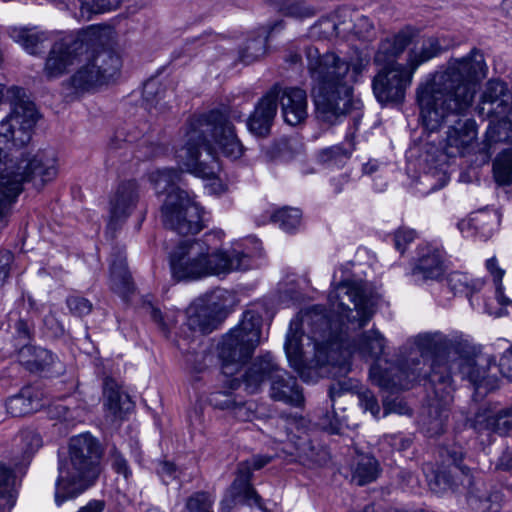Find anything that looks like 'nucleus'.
Returning <instances> with one entry per match:
<instances>
[{
  "label": "nucleus",
  "instance_id": "nucleus-10",
  "mask_svg": "<svg viewBox=\"0 0 512 512\" xmlns=\"http://www.w3.org/2000/svg\"><path fill=\"white\" fill-rule=\"evenodd\" d=\"M111 32L110 27L92 25L76 35H68L56 41L43 67L45 77L52 80L66 74L72 65L82 61L84 51L88 52L90 47L103 44Z\"/></svg>",
  "mask_w": 512,
  "mask_h": 512
},
{
  "label": "nucleus",
  "instance_id": "nucleus-1",
  "mask_svg": "<svg viewBox=\"0 0 512 512\" xmlns=\"http://www.w3.org/2000/svg\"><path fill=\"white\" fill-rule=\"evenodd\" d=\"M373 300L362 282L350 280L338 272L333 275V287L328 295V313L321 305L313 306L304 316L309 326L313 356L308 359L302 351L300 337L291 330L284 345L290 366L304 381L318 377H342L350 371V358L359 353L373 359L369 376L373 384L386 390L408 389L426 376L423 359L410 356L397 365L382 359L386 339L377 329L356 334L372 319Z\"/></svg>",
  "mask_w": 512,
  "mask_h": 512
},
{
  "label": "nucleus",
  "instance_id": "nucleus-23",
  "mask_svg": "<svg viewBox=\"0 0 512 512\" xmlns=\"http://www.w3.org/2000/svg\"><path fill=\"white\" fill-rule=\"evenodd\" d=\"M444 274L445 267L441 253L430 246L422 247L411 272L413 281L419 284L428 281H441Z\"/></svg>",
  "mask_w": 512,
  "mask_h": 512
},
{
  "label": "nucleus",
  "instance_id": "nucleus-20",
  "mask_svg": "<svg viewBox=\"0 0 512 512\" xmlns=\"http://www.w3.org/2000/svg\"><path fill=\"white\" fill-rule=\"evenodd\" d=\"M139 199L138 184L135 181L121 183L110 200V221L108 231L116 230L118 224L132 213Z\"/></svg>",
  "mask_w": 512,
  "mask_h": 512
},
{
  "label": "nucleus",
  "instance_id": "nucleus-59",
  "mask_svg": "<svg viewBox=\"0 0 512 512\" xmlns=\"http://www.w3.org/2000/svg\"><path fill=\"white\" fill-rule=\"evenodd\" d=\"M151 317L164 331L168 330L169 327L176 322L174 316L169 317L168 315H163V313L155 307L151 308Z\"/></svg>",
  "mask_w": 512,
  "mask_h": 512
},
{
  "label": "nucleus",
  "instance_id": "nucleus-56",
  "mask_svg": "<svg viewBox=\"0 0 512 512\" xmlns=\"http://www.w3.org/2000/svg\"><path fill=\"white\" fill-rule=\"evenodd\" d=\"M415 238V232L411 229H399L394 235L395 248L403 253L408 244Z\"/></svg>",
  "mask_w": 512,
  "mask_h": 512
},
{
  "label": "nucleus",
  "instance_id": "nucleus-5",
  "mask_svg": "<svg viewBox=\"0 0 512 512\" xmlns=\"http://www.w3.org/2000/svg\"><path fill=\"white\" fill-rule=\"evenodd\" d=\"M212 142L231 159L243 154L244 148L234 127L224 113L215 110L189 120L183 145L176 151L179 167L200 178L216 177L220 165Z\"/></svg>",
  "mask_w": 512,
  "mask_h": 512
},
{
  "label": "nucleus",
  "instance_id": "nucleus-64",
  "mask_svg": "<svg viewBox=\"0 0 512 512\" xmlns=\"http://www.w3.org/2000/svg\"><path fill=\"white\" fill-rule=\"evenodd\" d=\"M459 231L465 236L470 237L474 235L476 232L474 230V221H473V213L471 214L469 219H463L457 224Z\"/></svg>",
  "mask_w": 512,
  "mask_h": 512
},
{
  "label": "nucleus",
  "instance_id": "nucleus-51",
  "mask_svg": "<svg viewBox=\"0 0 512 512\" xmlns=\"http://www.w3.org/2000/svg\"><path fill=\"white\" fill-rule=\"evenodd\" d=\"M210 404L218 409H233L237 406L230 392L217 391L210 394Z\"/></svg>",
  "mask_w": 512,
  "mask_h": 512
},
{
  "label": "nucleus",
  "instance_id": "nucleus-24",
  "mask_svg": "<svg viewBox=\"0 0 512 512\" xmlns=\"http://www.w3.org/2000/svg\"><path fill=\"white\" fill-rule=\"evenodd\" d=\"M278 102L281 105V112L284 121L296 126L302 123L308 116L307 93L305 90L297 87H280Z\"/></svg>",
  "mask_w": 512,
  "mask_h": 512
},
{
  "label": "nucleus",
  "instance_id": "nucleus-44",
  "mask_svg": "<svg viewBox=\"0 0 512 512\" xmlns=\"http://www.w3.org/2000/svg\"><path fill=\"white\" fill-rule=\"evenodd\" d=\"M495 180L500 185L512 184V148L502 151L493 163Z\"/></svg>",
  "mask_w": 512,
  "mask_h": 512
},
{
  "label": "nucleus",
  "instance_id": "nucleus-38",
  "mask_svg": "<svg viewBox=\"0 0 512 512\" xmlns=\"http://www.w3.org/2000/svg\"><path fill=\"white\" fill-rule=\"evenodd\" d=\"M265 3L276 12L298 20L310 18L316 14L315 8L303 0H265Z\"/></svg>",
  "mask_w": 512,
  "mask_h": 512
},
{
  "label": "nucleus",
  "instance_id": "nucleus-18",
  "mask_svg": "<svg viewBox=\"0 0 512 512\" xmlns=\"http://www.w3.org/2000/svg\"><path fill=\"white\" fill-rule=\"evenodd\" d=\"M512 94L507 85L499 80H489L481 95L478 115L482 118L507 116Z\"/></svg>",
  "mask_w": 512,
  "mask_h": 512
},
{
  "label": "nucleus",
  "instance_id": "nucleus-62",
  "mask_svg": "<svg viewBox=\"0 0 512 512\" xmlns=\"http://www.w3.org/2000/svg\"><path fill=\"white\" fill-rule=\"evenodd\" d=\"M12 258L13 256L9 251L0 252V283L9 276Z\"/></svg>",
  "mask_w": 512,
  "mask_h": 512
},
{
  "label": "nucleus",
  "instance_id": "nucleus-50",
  "mask_svg": "<svg viewBox=\"0 0 512 512\" xmlns=\"http://www.w3.org/2000/svg\"><path fill=\"white\" fill-rule=\"evenodd\" d=\"M167 90L160 88V85L156 80H149L144 84L143 87V99L144 101L154 106L155 108L161 105V101L167 98Z\"/></svg>",
  "mask_w": 512,
  "mask_h": 512
},
{
  "label": "nucleus",
  "instance_id": "nucleus-53",
  "mask_svg": "<svg viewBox=\"0 0 512 512\" xmlns=\"http://www.w3.org/2000/svg\"><path fill=\"white\" fill-rule=\"evenodd\" d=\"M67 305L70 311L78 316H84L91 312L92 304L89 300L79 297L71 296L67 299Z\"/></svg>",
  "mask_w": 512,
  "mask_h": 512
},
{
  "label": "nucleus",
  "instance_id": "nucleus-8",
  "mask_svg": "<svg viewBox=\"0 0 512 512\" xmlns=\"http://www.w3.org/2000/svg\"><path fill=\"white\" fill-rule=\"evenodd\" d=\"M180 173L174 168L153 171L149 180L157 194L167 193L161 213L164 225L181 235L196 234L203 228L201 207L177 186Z\"/></svg>",
  "mask_w": 512,
  "mask_h": 512
},
{
  "label": "nucleus",
  "instance_id": "nucleus-31",
  "mask_svg": "<svg viewBox=\"0 0 512 512\" xmlns=\"http://www.w3.org/2000/svg\"><path fill=\"white\" fill-rule=\"evenodd\" d=\"M104 396L105 406L115 419H123L134 407L130 396L121 389L114 379H105Z\"/></svg>",
  "mask_w": 512,
  "mask_h": 512
},
{
  "label": "nucleus",
  "instance_id": "nucleus-4",
  "mask_svg": "<svg viewBox=\"0 0 512 512\" xmlns=\"http://www.w3.org/2000/svg\"><path fill=\"white\" fill-rule=\"evenodd\" d=\"M305 54L317 118L336 124L351 111L353 85L361 80L370 59L359 51L348 58L332 51L320 53L315 46H308Z\"/></svg>",
  "mask_w": 512,
  "mask_h": 512
},
{
  "label": "nucleus",
  "instance_id": "nucleus-15",
  "mask_svg": "<svg viewBox=\"0 0 512 512\" xmlns=\"http://www.w3.org/2000/svg\"><path fill=\"white\" fill-rule=\"evenodd\" d=\"M271 459V456L255 455L238 464L236 478L229 490L231 499H224L221 502L222 512H228L237 501L262 508L261 497L251 485V478L254 470L261 469Z\"/></svg>",
  "mask_w": 512,
  "mask_h": 512
},
{
  "label": "nucleus",
  "instance_id": "nucleus-36",
  "mask_svg": "<svg viewBox=\"0 0 512 512\" xmlns=\"http://www.w3.org/2000/svg\"><path fill=\"white\" fill-rule=\"evenodd\" d=\"M10 36L28 53L37 54L43 48V43L50 39L51 33L37 28H13Z\"/></svg>",
  "mask_w": 512,
  "mask_h": 512
},
{
  "label": "nucleus",
  "instance_id": "nucleus-48",
  "mask_svg": "<svg viewBox=\"0 0 512 512\" xmlns=\"http://www.w3.org/2000/svg\"><path fill=\"white\" fill-rule=\"evenodd\" d=\"M486 267L494 278L498 302L504 306L512 304V302L503 294L502 278L505 271L498 266L497 259L495 257L488 259L486 261Z\"/></svg>",
  "mask_w": 512,
  "mask_h": 512
},
{
  "label": "nucleus",
  "instance_id": "nucleus-42",
  "mask_svg": "<svg viewBox=\"0 0 512 512\" xmlns=\"http://www.w3.org/2000/svg\"><path fill=\"white\" fill-rule=\"evenodd\" d=\"M271 222L278 225L283 231L294 232L301 224L302 213L297 208L283 207L270 216Z\"/></svg>",
  "mask_w": 512,
  "mask_h": 512
},
{
  "label": "nucleus",
  "instance_id": "nucleus-55",
  "mask_svg": "<svg viewBox=\"0 0 512 512\" xmlns=\"http://www.w3.org/2000/svg\"><path fill=\"white\" fill-rule=\"evenodd\" d=\"M110 457L113 469L117 473L122 474L127 479L131 475V471L129 469L126 459L121 455V453L116 448H113Z\"/></svg>",
  "mask_w": 512,
  "mask_h": 512
},
{
  "label": "nucleus",
  "instance_id": "nucleus-12",
  "mask_svg": "<svg viewBox=\"0 0 512 512\" xmlns=\"http://www.w3.org/2000/svg\"><path fill=\"white\" fill-rule=\"evenodd\" d=\"M111 36L112 33L103 44L90 47L88 52L84 51L82 59L85 62L70 77L71 86L77 91L94 89L108 83L118 74L120 57L114 51L104 48Z\"/></svg>",
  "mask_w": 512,
  "mask_h": 512
},
{
  "label": "nucleus",
  "instance_id": "nucleus-35",
  "mask_svg": "<svg viewBox=\"0 0 512 512\" xmlns=\"http://www.w3.org/2000/svg\"><path fill=\"white\" fill-rule=\"evenodd\" d=\"M12 417H21L37 411L41 407L39 399L30 387L23 388L18 394L9 397L5 403Z\"/></svg>",
  "mask_w": 512,
  "mask_h": 512
},
{
  "label": "nucleus",
  "instance_id": "nucleus-29",
  "mask_svg": "<svg viewBox=\"0 0 512 512\" xmlns=\"http://www.w3.org/2000/svg\"><path fill=\"white\" fill-rule=\"evenodd\" d=\"M350 9L340 8L326 17H322L313 26L314 33L323 38L349 36Z\"/></svg>",
  "mask_w": 512,
  "mask_h": 512
},
{
  "label": "nucleus",
  "instance_id": "nucleus-14",
  "mask_svg": "<svg viewBox=\"0 0 512 512\" xmlns=\"http://www.w3.org/2000/svg\"><path fill=\"white\" fill-rule=\"evenodd\" d=\"M38 115L31 102L19 101L11 112L0 122V144L11 148H22L31 138Z\"/></svg>",
  "mask_w": 512,
  "mask_h": 512
},
{
  "label": "nucleus",
  "instance_id": "nucleus-41",
  "mask_svg": "<svg viewBox=\"0 0 512 512\" xmlns=\"http://www.w3.org/2000/svg\"><path fill=\"white\" fill-rule=\"evenodd\" d=\"M473 221L475 232L486 240L497 230L500 217L494 210H480L473 213Z\"/></svg>",
  "mask_w": 512,
  "mask_h": 512
},
{
  "label": "nucleus",
  "instance_id": "nucleus-33",
  "mask_svg": "<svg viewBox=\"0 0 512 512\" xmlns=\"http://www.w3.org/2000/svg\"><path fill=\"white\" fill-rule=\"evenodd\" d=\"M410 42L411 37L406 32H399L391 38H386L379 44L374 57L375 63L385 67L396 65L395 60L404 52Z\"/></svg>",
  "mask_w": 512,
  "mask_h": 512
},
{
  "label": "nucleus",
  "instance_id": "nucleus-7",
  "mask_svg": "<svg viewBox=\"0 0 512 512\" xmlns=\"http://www.w3.org/2000/svg\"><path fill=\"white\" fill-rule=\"evenodd\" d=\"M101 447L90 434L72 437L69 461L59 466L55 487V503L61 506L91 487L100 473Z\"/></svg>",
  "mask_w": 512,
  "mask_h": 512
},
{
  "label": "nucleus",
  "instance_id": "nucleus-27",
  "mask_svg": "<svg viewBox=\"0 0 512 512\" xmlns=\"http://www.w3.org/2000/svg\"><path fill=\"white\" fill-rule=\"evenodd\" d=\"M14 330L16 337L23 342V347L20 350V356L23 357L26 353H33L35 356L33 359L25 361L29 369L42 370L53 362V355L50 351L27 345L31 339V325L27 321L23 319L17 320L14 325Z\"/></svg>",
  "mask_w": 512,
  "mask_h": 512
},
{
  "label": "nucleus",
  "instance_id": "nucleus-39",
  "mask_svg": "<svg viewBox=\"0 0 512 512\" xmlns=\"http://www.w3.org/2000/svg\"><path fill=\"white\" fill-rule=\"evenodd\" d=\"M16 498L14 473L5 463L0 462V512H10Z\"/></svg>",
  "mask_w": 512,
  "mask_h": 512
},
{
  "label": "nucleus",
  "instance_id": "nucleus-34",
  "mask_svg": "<svg viewBox=\"0 0 512 512\" xmlns=\"http://www.w3.org/2000/svg\"><path fill=\"white\" fill-rule=\"evenodd\" d=\"M441 51L437 38H422L410 49L405 67L414 75L420 65L438 56Z\"/></svg>",
  "mask_w": 512,
  "mask_h": 512
},
{
  "label": "nucleus",
  "instance_id": "nucleus-26",
  "mask_svg": "<svg viewBox=\"0 0 512 512\" xmlns=\"http://www.w3.org/2000/svg\"><path fill=\"white\" fill-rule=\"evenodd\" d=\"M278 363L270 353L255 358L242 375V383L249 393H256L260 390L265 381L271 382Z\"/></svg>",
  "mask_w": 512,
  "mask_h": 512
},
{
  "label": "nucleus",
  "instance_id": "nucleus-30",
  "mask_svg": "<svg viewBox=\"0 0 512 512\" xmlns=\"http://www.w3.org/2000/svg\"><path fill=\"white\" fill-rule=\"evenodd\" d=\"M283 21H276L272 25L260 27L256 35L250 36L245 45L239 51L240 60L245 64H250L266 53V43L269 35L276 28H283Z\"/></svg>",
  "mask_w": 512,
  "mask_h": 512
},
{
  "label": "nucleus",
  "instance_id": "nucleus-58",
  "mask_svg": "<svg viewBox=\"0 0 512 512\" xmlns=\"http://www.w3.org/2000/svg\"><path fill=\"white\" fill-rule=\"evenodd\" d=\"M321 427L331 434H339L341 431V423L334 413H326L320 423Z\"/></svg>",
  "mask_w": 512,
  "mask_h": 512
},
{
  "label": "nucleus",
  "instance_id": "nucleus-46",
  "mask_svg": "<svg viewBox=\"0 0 512 512\" xmlns=\"http://www.w3.org/2000/svg\"><path fill=\"white\" fill-rule=\"evenodd\" d=\"M350 25L349 35L353 34L361 40H370L374 36V26L370 19L364 15H358L354 18L351 10Z\"/></svg>",
  "mask_w": 512,
  "mask_h": 512
},
{
  "label": "nucleus",
  "instance_id": "nucleus-28",
  "mask_svg": "<svg viewBox=\"0 0 512 512\" xmlns=\"http://www.w3.org/2000/svg\"><path fill=\"white\" fill-rule=\"evenodd\" d=\"M110 285L111 289L122 298H126L134 289L123 248L116 247L111 254Z\"/></svg>",
  "mask_w": 512,
  "mask_h": 512
},
{
  "label": "nucleus",
  "instance_id": "nucleus-45",
  "mask_svg": "<svg viewBox=\"0 0 512 512\" xmlns=\"http://www.w3.org/2000/svg\"><path fill=\"white\" fill-rule=\"evenodd\" d=\"M469 503L478 512H498L501 509L502 494L495 490L483 497L472 495Z\"/></svg>",
  "mask_w": 512,
  "mask_h": 512
},
{
  "label": "nucleus",
  "instance_id": "nucleus-9",
  "mask_svg": "<svg viewBox=\"0 0 512 512\" xmlns=\"http://www.w3.org/2000/svg\"><path fill=\"white\" fill-rule=\"evenodd\" d=\"M58 158L54 149H40L19 161L13 179L0 177V216H4L22 191L23 183L41 190L58 175Z\"/></svg>",
  "mask_w": 512,
  "mask_h": 512
},
{
  "label": "nucleus",
  "instance_id": "nucleus-6",
  "mask_svg": "<svg viewBox=\"0 0 512 512\" xmlns=\"http://www.w3.org/2000/svg\"><path fill=\"white\" fill-rule=\"evenodd\" d=\"M224 236L222 230H212L200 239L181 241L170 254L173 277L193 281L250 269L253 258L245 244L235 242L220 248Z\"/></svg>",
  "mask_w": 512,
  "mask_h": 512
},
{
  "label": "nucleus",
  "instance_id": "nucleus-54",
  "mask_svg": "<svg viewBox=\"0 0 512 512\" xmlns=\"http://www.w3.org/2000/svg\"><path fill=\"white\" fill-rule=\"evenodd\" d=\"M384 441L390 445L394 450L404 451L407 450L411 444L412 439L403 434H388L384 436Z\"/></svg>",
  "mask_w": 512,
  "mask_h": 512
},
{
  "label": "nucleus",
  "instance_id": "nucleus-11",
  "mask_svg": "<svg viewBox=\"0 0 512 512\" xmlns=\"http://www.w3.org/2000/svg\"><path fill=\"white\" fill-rule=\"evenodd\" d=\"M261 325V317L247 311L239 324L222 337L218 350L224 374H232V366H239L252 357L260 344Z\"/></svg>",
  "mask_w": 512,
  "mask_h": 512
},
{
  "label": "nucleus",
  "instance_id": "nucleus-16",
  "mask_svg": "<svg viewBox=\"0 0 512 512\" xmlns=\"http://www.w3.org/2000/svg\"><path fill=\"white\" fill-rule=\"evenodd\" d=\"M412 79L413 74L402 64L384 67L373 79V93L382 104L399 102L403 100Z\"/></svg>",
  "mask_w": 512,
  "mask_h": 512
},
{
  "label": "nucleus",
  "instance_id": "nucleus-40",
  "mask_svg": "<svg viewBox=\"0 0 512 512\" xmlns=\"http://www.w3.org/2000/svg\"><path fill=\"white\" fill-rule=\"evenodd\" d=\"M120 4L119 0H73L71 5L79 8L78 17L90 20L92 15L115 10Z\"/></svg>",
  "mask_w": 512,
  "mask_h": 512
},
{
  "label": "nucleus",
  "instance_id": "nucleus-63",
  "mask_svg": "<svg viewBox=\"0 0 512 512\" xmlns=\"http://www.w3.org/2000/svg\"><path fill=\"white\" fill-rule=\"evenodd\" d=\"M349 382L350 380L338 381L330 386L329 397L332 402L335 401L336 397L341 396L342 393L347 392L352 388V385Z\"/></svg>",
  "mask_w": 512,
  "mask_h": 512
},
{
  "label": "nucleus",
  "instance_id": "nucleus-52",
  "mask_svg": "<svg viewBox=\"0 0 512 512\" xmlns=\"http://www.w3.org/2000/svg\"><path fill=\"white\" fill-rule=\"evenodd\" d=\"M359 404L364 411H369L373 417L378 418L380 414V406L375 395L365 390L358 394Z\"/></svg>",
  "mask_w": 512,
  "mask_h": 512
},
{
  "label": "nucleus",
  "instance_id": "nucleus-22",
  "mask_svg": "<svg viewBox=\"0 0 512 512\" xmlns=\"http://www.w3.org/2000/svg\"><path fill=\"white\" fill-rule=\"evenodd\" d=\"M495 118L497 119L496 121H490L485 133V139L475 152L474 162L478 166L487 164L490 161L493 153L491 151L493 144L507 143L512 145V121L507 119L506 116Z\"/></svg>",
  "mask_w": 512,
  "mask_h": 512
},
{
  "label": "nucleus",
  "instance_id": "nucleus-47",
  "mask_svg": "<svg viewBox=\"0 0 512 512\" xmlns=\"http://www.w3.org/2000/svg\"><path fill=\"white\" fill-rule=\"evenodd\" d=\"M353 150V145L350 143L348 147L332 146L322 152V159L332 166L341 167L350 159Z\"/></svg>",
  "mask_w": 512,
  "mask_h": 512
},
{
  "label": "nucleus",
  "instance_id": "nucleus-60",
  "mask_svg": "<svg viewBox=\"0 0 512 512\" xmlns=\"http://www.w3.org/2000/svg\"><path fill=\"white\" fill-rule=\"evenodd\" d=\"M445 282L449 289L454 293L461 292L465 287L464 277L458 272L450 273L446 277Z\"/></svg>",
  "mask_w": 512,
  "mask_h": 512
},
{
  "label": "nucleus",
  "instance_id": "nucleus-2",
  "mask_svg": "<svg viewBox=\"0 0 512 512\" xmlns=\"http://www.w3.org/2000/svg\"><path fill=\"white\" fill-rule=\"evenodd\" d=\"M486 70L483 54L474 48L464 57L451 58L444 68L429 74L416 89L424 129L432 133L446 128L443 150L448 157H465L475 151L477 126L466 113Z\"/></svg>",
  "mask_w": 512,
  "mask_h": 512
},
{
  "label": "nucleus",
  "instance_id": "nucleus-25",
  "mask_svg": "<svg viewBox=\"0 0 512 512\" xmlns=\"http://www.w3.org/2000/svg\"><path fill=\"white\" fill-rule=\"evenodd\" d=\"M469 422L478 432L490 431L506 435L512 431V406L497 412H493L489 408H481Z\"/></svg>",
  "mask_w": 512,
  "mask_h": 512
},
{
  "label": "nucleus",
  "instance_id": "nucleus-61",
  "mask_svg": "<svg viewBox=\"0 0 512 512\" xmlns=\"http://www.w3.org/2000/svg\"><path fill=\"white\" fill-rule=\"evenodd\" d=\"M499 370L504 377L512 381V350H507L499 362Z\"/></svg>",
  "mask_w": 512,
  "mask_h": 512
},
{
  "label": "nucleus",
  "instance_id": "nucleus-37",
  "mask_svg": "<svg viewBox=\"0 0 512 512\" xmlns=\"http://www.w3.org/2000/svg\"><path fill=\"white\" fill-rule=\"evenodd\" d=\"M380 473L379 462L371 455H358L352 466V482L363 486L375 481Z\"/></svg>",
  "mask_w": 512,
  "mask_h": 512
},
{
  "label": "nucleus",
  "instance_id": "nucleus-49",
  "mask_svg": "<svg viewBox=\"0 0 512 512\" xmlns=\"http://www.w3.org/2000/svg\"><path fill=\"white\" fill-rule=\"evenodd\" d=\"M214 498L206 492H197L186 501L188 512H212Z\"/></svg>",
  "mask_w": 512,
  "mask_h": 512
},
{
  "label": "nucleus",
  "instance_id": "nucleus-21",
  "mask_svg": "<svg viewBox=\"0 0 512 512\" xmlns=\"http://www.w3.org/2000/svg\"><path fill=\"white\" fill-rule=\"evenodd\" d=\"M269 396L272 400L299 407L304 402V396L295 377L291 376L279 365L272 375Z\"/></svg>",
  "mask_w": 512,
  "mask_h": 512
},
{
  "label": "nucleus",
  "instance_id": "nucleus-32",
  "mask_svg": "<svg viewBox=\"0 0 512 512\" xmlns=\"http://www.w3.org/2000/svg\"><path fill=\"white\" fill-rule=\"evenodd\" d=\"M104 396L105 406L115 419H123L134 407L130 396L121 389L114 379H105Z\"/></svg>",
  "mask_w": 512,
  "mask_h": 512
},
{
  "label": "nucleus",
  "instance_id": "nucleus-19",
  "mask_svg": "<svg viewBox=\"0 0 512 512\" xmlns=\"http://www.w3.org/2000/svg\"><path fill=\"white\" fill-rule=\"evenodd\" d=\"M280 87H272L256 104L247 120L249 131L257 136H267L277 113Z\"/></svg>",
  "mask_w": 512,
  "mask_h": 512
},
{
  "label": "nucleus",
  "instance_id": "nucleus-57",
  "mask_svg": "<svg viewBox=\"0 0 512 512\" xmlns=\"http://www.w3.org/2000/svg\"><path fill=\"white\" fill-rule=\"evenodd\" d=\"M384 415H388L390 413H397L400 415L408 414L410 409L407 404L399 398H394L392 400H385L383 403Z\"/></svg>",
  "mask_w": 512,
  "mask_h": 512
},
{
  "label": "nucleus",
  "instance_id": "nucleus-3",
  "mask_svg": "<svg viewBox=\"0 0 512 512\" xmlns=\"http://www.w3.org/2000/svg\"><path fill=\"white\" fill-rule=\"evenodd\" d=\"M415 345L422 358H433L428 380L434 389L435 399L429 404L422 424L429 436H437L444 432L448 420L453 391L451 374L455 367L460 369L463 377L469 379L476 393L481 396L497 387V378L470 359L459 358L449 364L445 356L456 349V343L440 332L419 334L415 338Z\"/></svg>",
  "mask_w": 512,
  "mask_h": 512
},
{
  "label": "nucleus",
  "instance_id": "nucleus-13",
  "mask_svg": "<svg viewBox=\"0 0 512 512\" xmlns=\"http://www.w3.org/2000/svg\"><path fill=\"white\" fill-rule=\"evenodd\" d=\"M304 420H280L273 438L284 443L283 450L294 456V460L306 467L322 465L327 461L328 452L313 439L311 433L303 427Z\"/></svg>",
  "mask_w": 512,
  "mask_h": 512
},
{
  "label": "nucleus",
  "instance_id": "nucleus-17",
  "mask_svg": "<svg viewBox=\"0 0 512 512\" xmlns=\"http://www.w3.org/2000/svg\"><path fill=\"white\" fill-rule=\"evenodd\" d=\"M222 297L223 291L215 290L189 306L186 311L189 329L202 334L212 332L216 328L215 318L212 314L222 309V306L217 303Z\"/></svg>",
  "mask_w": 512,
  "mask_h": 512
},
{
  "label": "nucleus",
  "instance_id": "nucleus-43",
  "mask_svg": "<svg viewBox=\"0 0 512 512\" xmlns=\"http://www.w3.org/2000/svg\"><path fill=\"white\" fill-rule=\"evenodd\" d=\"M423 472L430 489L435 493H443L453 485L450 472L436 470L431 463L423 466Z\"/></svg>",
  "mask_w": 512,
  "mask_h": 512
}]
</instances>
